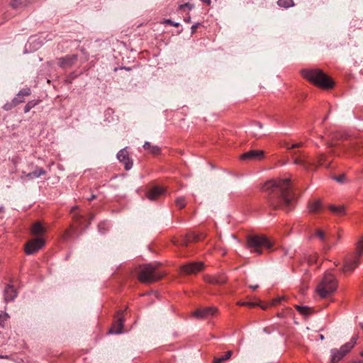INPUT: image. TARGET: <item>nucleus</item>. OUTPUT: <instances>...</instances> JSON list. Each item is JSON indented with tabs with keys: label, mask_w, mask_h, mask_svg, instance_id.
<instances>
[{
	"label": "nucleus",
	"mask_w": 363,
	"mask_h": 363,
	"mask_svg": "<svg viewBox=\"0 0 363 363\" xmlns=\"http://www.w3.org/2000/svg\"><path fill=\"white\" fill-rule=\"evenodd\" d=\"M262 189L266 193L268 203L277 208H284L286 211L291 210V204L294 199L290 179H276L266 182Z\"/></svg>",
	"instance_id": "nucleus-1"
},
{
	"label": "nucleus",
	"mask_w": 363,
	"mask_h": 363,
	"mask_svg": "<svg viewBox=\"0 0 363 363\" xmlns=\"http://www.w3.org/2000/svg\"><path fill=\"white\" fill-rule=\"evenodd\" d=\"M301 75L313 84L323 89H330L333 86V80L320 69H302Z\"/></svg>",
	"instance_id": "nucleus-2"
},
{
	"label": "nucleus",
	"mask_w": 363,
	"mask_h": 363,
	"mask_svg": "<svg viewBox=\"0 0 363 363\" xmlns=\"http://www.w3.org/2000/svg\"><path fill=\"white\" fill-rule=\"evenodd\" d=\"M163 277L157 268L152 264H146L140 266L138 272V280L143 284H150L160 280Z\"/></svg>",
	"instance_id": "nucleus-3"
},
{
	"label": "nucleus",
	"mask_w": 363,
	"mask_h": 363,
	"mask_svg": "<svg viewBox=\"0 0 363 363\" xmlns=\"http://www.w3.org/2000/svg\"><path fill=\"white\" fill-rule=\"evenodd\" d=\"M337 284L335 277L330 273H327L317 286V292L320 297L326 298L328 295L335 291Z\"/></svg>",
	"instance_id": "nucleus-4"
},
{
	"label": "nucleus",
	"mask_w": 363,
	"mask_h": 363,
	"mask_svg": "<svg viewBox=\"0 0 363 363\" xmlns=\"http://www.w3.org/2000/svg\"><path fill=\"white\" fill-rule=\"evenodd\" d=\"M247 247L252 249L251 251L256 252L258 255L262 253L261 249L264 247L267 249H270L272 247V243L264 235H250L247 237Z\"/></svg>",
	"instance_id": "nucleus-5"
},
{
	"label": "nucleus",
	"mask_w": 363,
	"mask_h": 363,
	"mask_svg": "<svg viewBox=\"0 0 363 363\" xmlns=\"http://www.w3.org/2000/svg\"><path fill=\"white\" fill-rule=\"evenodd\" d=\"M362 255V249L347 254L343 258L342 271L343 272H352L359 264V259Z\"/></svg>",
	"instance_id": "nucleus-6"
},
{
	"label": "nucleus",
	"mask_w": 363,
	"mask_h": 363,
	"mask_svg": "<svg viewBox=\"0 0 363 363\" xmlns=\"http://www.w3.org/2000/svg\"><path fill=\"white\" fill-rule=\"evenodd\" d=\"M356 343V337H353L351 342L342 345L340 350L332 349L330 350L331 360L330 363H337L354 347Z\"/></svg>",
	"instance_id": "nucleus-7"
},
{
	"label": "nucleus",
	"mask_w": 363,
	"mask_h": 363,
	"mask_svg": "<svg viewBox=\"0 0 363 363\" xmlns=\"http://www.w3.org/2000/svg\"><path fill=\"white\" fill-rule=\"evenodd\" d=\"M45 242L43 238H37L28 242L25 246V252L27 255H33L43 247Z\"/></svg>",
	"instance_id": "nucleus-8"
},
{
	"label": "nucleus",
	"mask_w": 363,
	"mask_h": 363,
	"mask_svg": "<svg viewBox=\"0 0 363 363\" xmlns=\"http://www.w3.org/2000/svg\"><path fill=\"white\" fill-rule=\"evenodd\" d=\"M203 268V262H190L186 264L183 265L181 267V273L183 274H196L197 272L201 271Z\"/></svg>",
	"instance_id": "nucleus-9"
},
{
	"label": "nucleus",
	"mask_w": 363,
	"mask_h": 363,
	"mask_svg": "<svg viewBox=\"0 0 363 363\" xmlns=\"http://www.w3.org/2000/svg\"><path fill=\"white\" fill-rule=\"evenodd\" d=\"M118 160L124 164L125 169L129 170L133 167V161L129 157L126 148L121 150L117 154Z\"/></svg>",
	"instance_id": "nucleus-10"
},
{
	"label": "nucleus",
	"mask_w": 363,
	"mask_h": 363,
	"mask_svg": "<svg viewBox=\"0 0 363 363\" xmlns=\"http://www.w3.org/2000/svg\"><path fill=\"white\" fill-rule=\"evenodd\" d=\"M217 311L215 307H208L204 308H199L193 313V315L198 318H207L213 315Z\"/></svg>",
	"instance_id": "nucleus-11"
},
{
	"label": "nucleus",
	"mask_w": 363,
	"mask_h": 363,
	"mask_svg": "<svg viewBox=\"0 0 363 363\" xmlns=\"http://www.w3.org/2000/svg\"><path fill=\"white\" fill-rule=\"evenodd\" d=\"M122 312H118L117 314V320L115 322L113 325L110 329V333L112 334H120L121 333L122 328L123 327V317L122 315Z\"/></svg>",
	"instance_id": "nucleus-12"
},
{
	"label": "nucleus",
	"mask_w": 363,
	"mask_h": 363,
	"mask_svg": "<svg viewBox=\"0 0 363 363\" xmlns=\"http://www.w3.org/2000/svg\"><path fill=\"white\" fill-rule=\"evenodd\" d=\"M264 156V152L261 150H250L240 156L242 160H260Z\"/></svg>",
	"instance_id": "nucleus-13"
},
{
	"label": "nucleus",
	"mask_w": 363,
	"mask_h": 363,
	"mask_svg": "<svg viewBox=\"0 0 363 363\" xmlns=\"http://www.w3.org/2000/svg\"><path fill=\"white\" fill-rule=\"evenodd\" d=\"M164 193V189L160 186H154L146 193L147 198L150 201H155Z\"/></svg>",
	"instance_id": "nucleus-14"
},
{
	"label": "nucleus",
	"mask_w": 363,
	"mask_h": 363,
	"mask_svg": "<svg viewBox=\"0 0 363 363\" xmlns=\"http://www.w3.org/2000/svg\"><path fill=\"white\" fill-rule=\"evenodd\" d=\"M77 60V55H67L59 59V66L62 68H67L73 65Z\"/></svg>",
	"instance_id": "nucleus-15"
},
{
	"label": "nucleus",
	"mask_w": 363,
	"mask_h": 363,
	"mask_svg": "<svg viewBox=\"0 0 363 363\" xmlns=\"http://www.w3.org/2000/svg\"><path fill=\"white\" fill-rule=\"evenodd\" d=\"M42 45V41L35 37L30 38L28 43L26 45V51H33L40 48Z\"/></svg>",
	"instance_id": "nucleus-16"
},
{
	"label": "nucleus",
	"mask_w": 363,
	"mask_h": 363,
	"mask_svg": "<svg viewBox=\"0 0 363 363\" xmlns=\"http://www.w3.org/2000/svg\"><path fill=\"white\" fill-rule=\"evenodd\" d=\"M17 296V292L13 285H8L4 290V300L7 303L13 301Z\"/></svg>",
	"instance_id": "nucleus-17"
},
{
	"label": "nucleus",
	"mask_w": 363,
	"mask_h": 363,
	"mask_svg": "<svg viewBox=\"0 0 363 363\" xmlns=\"http://www.w3.org/2000/svg\"><path fill=\"white\" fill-rule=\"evenodd\" d=\"M201 240V238L194 233H191L189 235H186L185 238H184L179 243L178 242H175V245H181L182 246H187V245L191 242H193V241H199Z\"/></svg>",
	"instance_id": "nucleus-18"
},
{
	"label": "nucleus",
	"mask_w": 363,
	"mask_h": 363,
	"mask_svg": "<svg viewBox=\"0 0 363 363\" xmlns=\"http://www.w3.org/2000/svg\"><path fill=\"white\" fill-rule=\"evenodd\" d=\"M306 158V156H303V158L301 157H296L294 159V163L295 164L301 165L305 169L308 170L311 166H315L317 167L315 162H309L305 160Z\"/></svg>",
	"instance_id": "nucleus-19"
},
{
	"label": "nucleus",
	"mask_w": 363,
	"mask_h": 363,
	"mask_svg": "<svg viewBox=\"0 0 363 363\" xmlns=\"http://www.w3.org/2000/svg\"><path fill=\"white\" fill-rule=\"evenodd\" d=\"M46 172L43 168L36 167L34 171L32 172L26 174L25 172H23V174L25 175L26 178L28 179H33L35 178H38L42 175L45 174Z\"/></svg>",
	"instance_id": "nucleus-20"
},
{
	"label": "nucleus",
	"mask_w": 363,
	"mask_h": 363,
	"mask_svg": "<svg viewBox=\"0 0 363 363\" xmlns=\"http://www.w3.org/2000/svg\"><path fill=\"white\" fill-rule=\"evenodd\" d=\"M206 281L212 284H223L226 282V278L223 275L208 277L206 278Z\"/></svg>",
	"instance_id": "nucleus-21"
},
{
	"label": "nucleus",
	"mask_w": 363,
	"mask_h": 363,
	"mask_svg": "<svg viewBox=\"0 0 363 363\" xmlns=\"http://www.w3.org/2000/svg\"><path fill=\"white\" fill-rule=\"evenodd\" d=\"M308 208L311 213L318 212L322 208V203L320 200H315L308 202Z\"/></svg>",
	"instance_id": "nucleus-22"
},
{
	"label": "nucleus",
	"mask_w": 363,
	"mask_h": 363,
	"mask_svg": "<svg viewBox=\"0 0 363 363\" xmlns=\"http://www.w3.org/2000/svg\"><path fill=\"white\" fill-rule=\"evenodd\" d=\"M318 165L325 167L329 168L330 167L331 162H328L327 157L323 153H319L317 155Z\"/></svg>",
	"instance_id": "nucleus-23"
},
{
	"label": "nucleus",
	"mask_w": 363,
	"mask_h": 363,
	"mask_svg": "<svg viewBox=\"0 0 363 363\" xmlns=\"http://www.w3.org/2000/svg\"><path fill=\"white\" fill-rule=\"evenodd\" d=\"M328 208L331 212L337 216H342L345 213V209L343 206H336L334 205H329Z\"/></svg>",
	"instance_id": "nucleus-24"
},
{
	"label": "nucleus",
	"mask_w": 363,
	"mask_h": 363,
	"mask_svg": "<svg viewBox=\"0 0 363 363\" xmlns=\"http://www.w3.org/2000/svg\"><path fill=\"white\" fill-rule=\"evenodd\" d=\"M45 228L42 226L41 223L40 222H36L33 224L31 233L33 235H40L44 233Z\"/></svg>",
	"instance_id": "nucleus-25"
},
{
	"label": "nucleus",
	"mask_w": 363,
	"mask_h": 363,
	"mask_svg": "<svg viewBox=\"0 0 363 363\" xmlns=\"http://www.w3.org/2000/svg\"><path fill=\"white\" fill-rule=\"evenodd\" d=\"M233 354V352L229 350L225 352V355L221 357H214L212 363H223L224 361L228 360Z\"/></svg>",
	"instance_id": "nucleus-26"
},
{
	"label": "nucleus",
	"mask_w": 363,
	"mask_h": 363,
	"mask_svg": "<svg viewBox=\"0 0 363 363\" xmlns=\"http://www.w3.org/2000/svg\"><path fill=\"white\" fill-rule=\"evenodd\" d=\"M295 308L302 315L307 316L312 313V308L308 306H301L296 305Z\"/></svg>",
	"instance_id": "nucleus-27"
},
{
	"label": "nucleus",
	"mask_w": 363,
	"mask_h": 363,
	"mask_svg": "<svg viewBox=\"0 0 363 363\" xmlns=\"http://www.w3.org/2000/svg\"><path fill=\"white\" fill-rule=\"evenodd\" d=\"M29 3V0H13L11 6L13 9H18L21 6H25Z\"/></svg>",
	"instance_id": "nucleus-28"
},
{
	"label": "nucleus",
	"mask_w": 363,
	"mask_h": 363,
	"mask_svg": "<svg viewBox=\"0 0 363 363\" xmlns=\"http://www.w3.org/2000/svg\"><path fill=\"white\" fill-rule=\"evenodd\" d=\"M277 4L284 8H289L294 6L293 0H279Z\"/></svg>",
	"instance_id": "nucleus-29"
},
{
	"label": "nucleus",
	"mask_w": 363,
	"mask_h": 363,
	"mask_svg": "<svg viewBox=\"0 0 363 363\" xmlns=\"http://www.w3.org/2000/svg\"><path fill=\"white\" fill-rule=\"evenodd\" d=\"M176 206L179 208H184L186 206L184 197H178L175 200Z\"/></svg>",
	"instance_id": "nucleus-30"
},
{
	"label": "nucleus",
	"mask_w": 363,
	"mask_h": 363,
	"mask_svg": "<svg viewBox=\"0 0 363 363\" xmlns=\"http://www.w3.org/2000/svg\"><path fill=\"white\" fill-rule=\"evenodd\" d=\"M38 104V101H30L27 103L24 107V112L28 113Z\"/></svg>",
	"instance_id": "nucleus-31"
},
{
	"label": "nucleus",
	"mask_w": 363,
	"mask_h": 363,
	"mask_svg": "<svg viewBox=\"0 0 363 363\" xmlns=\"http://www.w3.org/2000/svg\"><path fill=\"white\" fill-rule=\"evenodd\" d=\"M9 318V315L7 313L0 314V327L4 328V323Z\"/></svg>",
	"instance_id": "nucleus-32"
},
{
	"label": "nucleus",
	"mask_w": 363,
	"mask_h": 363,
	"mask_svg": "<svg viewBox=\"0 0 363 363\" xmlns=\"http://www.w3.org/2000/svg\"><path fill=\"white\" fill-rule=\"evenodd\" d=\"M31 94V91L30 88H25L19 91L18 93V97H24L26 96H29Z\"/></svg>",
	"instance_id": "nucleus-33"
},
{
	"label": "nucleus",
	"mask_w": 363,
	"mask_h": 363,
	"mask_svg": "<svg viewBox=\"0 0 363 363\" xmlns=\"http://www.w3.org/2000/svg\"><path fill=\"white\" fill-rule=\"evenodd\" d=\"M333 178L337 182L340 183V184L345 183L346 182V180H347L346 176L344 174H341L340 176H334Z\"/></svg>",
	"instance_id": "nucleus-34"
},
{
	"label": "nucleus",
	"mask_w": 363,
	"mask_h": 363,
	"mask_svg": "<svg viewBox=\"0 0 363 363\" xmlns=\"http://www.w3.org/2000/svg\"><path fill=\"white\" fill-rule=\"evenodd\" d=\"M149 152L152 155H159L160 153V147L157 145H152L149 148Z\"/></svg>",
	"instance_id": "nucleus-35"
},
{
	"label": "nucleus",
	"mask_w": 363,
	"mask_h": 363,
	"mask_svg": "<svg viewBox=\"0 0 363 363\" xmlns=\"http://www.w3.org/2000/svg\"><path fill=\"white\" fill-rule=\"evenodd\" d=\"M24 101V97H18V94L13 99L12 104L13 106H15L21 103Z\"/></svg>",
	"instance_id": "nucleus-36"
},
{
	"label": "nucleus",
	"mask_w": 363,
	"mask_h": 363,
	"mask_svg": "<svg viewBox=\"0 0 363 363\" xmlns=\"http://www.w3.org/2000/svg\"><path fill=\"white\" fill-rule=\"evenodd\" d=\"M238 304L240 306H249V307H255V306H258V303L257 302H250V301L239 302Z\"/></svg>",
	"instance_id": "nucleus-37"
},
{
	"label": "nucleus",
	"mask_w": 363,
	"mask_h": 363,
	"mask_svg": "<svg viewBox=\"0 0 363 363\" xmlns=\"http://www.w3.org/2000/svg\"><path fill=\"white\" fill-rule=\"evenodd\" d=\"M315 235H316V236H318L319 238V239L320 240L325 241V233L322 230H317L315 232Z\"/></svg>",
	"instance_id": "nucleus-38"
},
{
	"label": "nucleus",
	"mask_w": 363,
	"mask_h": 363,
	"mask_svg": "<svg viewBox=\"0 0 363 363\" xmlns=\"http://www.w3.org/2000/svg\"><path fill=\"white\" fill-rule=\"evenodd\" d=\"M185 7H187L189 10H191L194 7V6L189 3H185L184 4H181L179 8V9H183Z\"/></svg>",
	"instance_id": "nucleus-39"
},
{
	"label": "nucleus",
	"mask_w": 363,
	"mask_h": 363,
	"mask_svg": "<svg viewBox=\"0 0 363 363\" xmlns=\"http://www.w3.org/2000/svg\"><path fill=\"white\" fill-rule=\"evenodd\" d=\"M165 23L167 24H169V25H172L174 27H178L179 26V23H175L174 21H172L171 19H167L165 21H164Z\"/></svg>",
	"instance_id": "nucleus-40"
},
{
	"label": "nucleus",
	"mask_w": 363,
	"mask_h": 363,
	"mask_svg": "<svg viewBox=\"0 0 363 363\" xmlns=\"http://www.w3.org/2000/svg\"><path fill=\"white\" fill-rule=\"evenodd\" d=\"M283 298H284L283 297H279L277 298L272 300V302L270 303V306L277 305V303H280Z\"/></svg>",
	"instance_id": "nucleus-41"
},
{
	"label": "nucleus",
	"mask_w": 363,
	"mask_h": 363,
	"mask_svg": "<svg viewBox=\"0 0 363 363\" xmlns=\"http://www.w3.org/2000/svg\"><path fill=\"white\" fill-rule=\"evenodd\" d=\"M362 249L363 254V237L362 239L357 243V250Z\"/></svg>",
	"instance_id": "nucleus-42"
},
{
	"label": "nucleus",
	"mask_w": 363,
	"mask_h": 363,
	"mask_svg": "<svg viewBox=\"0 0 363 363\" xmlns=\"http://www.w3.org/2000/svg\"><path fill=\"white\" fill-rule=\"evenodd\" d=\"M303 145V143H295V144H293L291 145V148L300 147H302Z\"/></svg>",
	"instance_id": "nucleus-43"
},
{
	"label": "nucleus",
	"mask_w": 363,
	"mask_h": 363,
	"mask_svg": "<svg viewBox=\"0 0 363 363\" xmlns=\"http://www.w3.org/2000/svg\"><path fill=\"white\" fill-rule=\"evenodd\" d=\"M257 303H258V306H259V307H260L262 309H263V310H266V309L268 308V306L270 305V303H269V304H267V305L262 304V303H260V301H259V302H257Z\"/></svg>",
	"instance_id": "nucleus-44"
},
{
	"label": "nucleus",
	"mask_w": 363,
	"mask_h": 363,
	"mask_svg": "<svg viewBox=\"0 0 363 363\" xmlns=\"http://www.w3.org/2000/svg\"><path fill=\"white\" fill-rule=\"evenodd\" d=\"M200 25V23H196L194 25H193L191 28V33H194V32H196V28H198V26Z\"/></svg>",
	"instance_id": "nucleus-45"
},
{
	"label": "nucleus",
	"mask_w": 363,
	"mask_h": 363,
	"mask_svg": "<svg viewBox=\"0 0 363 363\" xmlns=\"http://www.w3.org/2000/svg\"><path fill=\"white\" fill-rule=\"evenodd\" d=\"M152 145H150V143L149 142H145V144L143 145V147L144 149L147 150L149 151V148L151 147Z\"/></svg>",
	"instance_id": "nucleus-46"
},
{
	"label": "nucleus",
	"mask_w": 363,
	"mask_h": 363,
	"mask_svg": "<svg viewBox=\"0 0 363 363\" xmlns=\"http://www.w3.org/2000/svg\"><path fill=\"white\" fill-rule=\"evenodd\" d=\"M249 287L250 289H252V290H255L259 287V286L258 285H250Z\"/></svg>",
	"instance_id": "nucleus-47"
},
{
	"label": "nucleus",
	"mask_w": 363,
	"mask_h": 363,
	"mask_svg": "<svg viewBox=\"0 0 363 363\" xmlns=\"http://www.w3.org/2000/svg\"><path fill=\"white\" fill-rule=\"evenodd\" d=\"M331 247H332V245H330L327 244V245H325L324 249L325 250H329Z\"/></svg>",
	"instance_id": "nucleus-48"
},
{
	"label": "nucleus",
	"mask_w": 363,
	"mask_h": 363,
	"mask_svg": "<svg viewBox=\"0 0 363 363\" xmlns=\"http://www.w3.org/2000/svg\"><path fill=\"white\" fill-rule=\"evenodd\" d=\"M96 197V195L93 194L89 198H88V200L89 201H92V200L95 199Z\"/></svg>",
	"instance_id": "nucleus-49"
},
{
	"label": "nucleus",
	"mask_w": 363,
	"mask_h": 363,
	"mask_svg": "<svg viewBox=\"0 0 363 363\" xmlns=\"http://www.w3.org/2000/svg\"><path fill=\"white\" fill-rule=\"evenodd\" d=\"M284 146L285 147H286L288 150H291V149H292V148H291V146H290L287 143H286L284 145Z\"/></svg>",
	"instance_id": "nucleus-50"
},
{
	"label": "nucleus",
	"mask_w": 363,
	"mask_h": 363,
	"mask_svg": "<svg viewBox=\"0 0 363 363\" xmlns=\"http://www.w3.org/2000/svg\"><path fill=\"white\" fill-rule=\"evenodd\" d=\"M326 144H327V145H328V147H331L332 146H333V145H336V144H334V143H331V142H328Z\"/></svg>",
	"instance_id": "nucleus-51"
},
{
	"label": "nucleus",
	"mask_w": 363,
	"mask_h": 363,
	"mask_svg": "<svg viewBox=\"0 0 363 363\" xmlns=\"http://www.w3.org/2000/svg\"><path fill=\"white\" fill-rule=\"evenodd\" d=\"M13 106V104L11 106H9L8 104H6L5 105V109L6 110H9L11 108V107Z\"/></svg>",
	"instance_id": "nucleus-52"
},
{
	"label": "nucleus",
	"mask_w": 363,
	"mask_h": 363,
	"mask_svg": "<svg viewBox=\"0 0 363 363\" xmlns=\"http://www.w3.org/2000/svg\"><path fill=\"white\" fill-rule=\"evenodd\" d=\"M184 21L186 22V23H190L191 21V18L190 17H188L184 19Z\"/></svg>",
	"instance_id": "nucleus-53"
},
{
	"label": "nucleus",
	"mask_w": 363,
	"mask_h": 363,
	"mask_svg": "<svg viewBox=\"0 0 363 363\" xmlns=\"http://www.w3.org/2000/svg\"><path fill=\"white\" fill-rule=\"evenodd\" d=\"M263 331H264V333H266L269 334V332L267 330V328H264L263 329Z\"/></svg>",
	"instance_id": "nucleus-54"
},
{
	"label": "nucleus",
	"mask_w": 363,
	"mask_h": 363,
	"mask_svg": "<svg viewBox=\"0 0 363 363\" xmlns=\"http://www.w3.org/2000/svg\"><path fill=\"white\" fill-rule=\"evenodd\" d=\"M4 207L0 206V213L4 212Z\"/></svg>",
	"instance_id": "nucleus-55"
},
{
	"label": "nucleus",
	"mask_w": 363,
	"mask_h": 363,
	"mask_svg": "<svg viewBox=\"0 0 363 363\" xmlns=\"http://www.w3.org/2000/svg\"><path fill=\"white\" fill-rule=\"evenodd\" d=\"M65 235L67 237L69 236V231H66Z\"/></svg>",
	"instance_id": "nucleus-56"
},
{
	"label": "nucleus",
	"mask_w": 363,
	"mask_h": 363,
	"mask_svg": "<svg viewBox=\"0 0 363 363\" xmlns=\"http://www.w3.org/2000/svg\"><path fill=\"white\" fill-rule=\"evenodd\" d=\"M320 340H324V336L323 335H320Z\"/></svg>",
	"instance_id": "nucleus-57"
},
{
	"label": "nucleus",
	"mask_w": 363,
	"mask_h": 363,
	"mask_svg": "<svg viewBox=\"0 0 363 363\" xmlns=\"http://www.w3.org/2000/svg\"><path fill=\"white\" fill-rule=\"evenodd\" d=\"M359 326L361 327V328L363 330V323H359Z\"/></svg>",
	"instance_id": "nucleus-58"
},
{
	"label": "nucleus",
	"mask_w": 363,
	"mask_h": 363,
	"mask_svg": "<svg viewBox=\"0 0 363 363\" xmlns=\"http://www.w3.org/2000/svg\"><path fill=\"white\" fill-rule=\"evenodd\" d=\"M341 238V235L340 234L337 235V239L340 240Z\"/></svg>",
	"instance_id": "nucleus-59"
},
{
	"label": "nucleus",
	"mask_w": 363,
	"mask_h": 363,
	"mask_svg": "<svg viewBox=\"0 0 363 363\" xmlns=\"http://www.w3.org/2000/svg\"><path fill=\"white\" fill-rule=\"evenodd\" d=\"M277 316H278V317H282V316H283V315H282V313H278V314H277Z\"/></svg>",
	"instance_id": "nucleus-60"
},
{
	"label": "nucleus",
	"mask_w": 363,
	"mask_h": 363,
	"mask_svg": "<svg viewBox=\"0 0 363 363\" xmlns=\"http://www.w3.org/2000/svg\"><path fill=\"white\" fill-rule=\"evenodd\" d=\"M257 125H259V128H262V125L259 123H257Z\"/></svg>",
	"instance_id": "nucleus-61"
},
{
	"label": "nucleus",
	"mask_w": 363,
	"mask_h": 363,
	"mask_svg": "<svg viewBox=\"0 0 363 363\" xmlns=\"http://www.w3.org/2000/svg\"><path fill=\"white\" fill-rule=\"evenodd\" d=\"M231 237H232L233 239H236V237H235L234 235H231Z\"/></svg>",
	"instance_id": "nucleus-62"
},
{
	"label": "nucleus",
	"mask_w": 363,
	"mask_h": 363,
	"mask_svg": "<svg viewBox=\"0 0 363 363\" xmlns=\"http://www.w3.org/2000/svg\"><path fill=\"white\" fill-rule=\"evenodd\" d=\"M327 118H328V116H326L323 118V121H325Z\"/></svg>",
	"instance_id": "nucleus-63"
},
{
	"label": "nucleus",
	"mask_w": 363,
	"mask_h": 363,
	"mask_svg": "<svg viewBox=\"0 0 363 363\" xmlns=\"http://www.w3.org/2000/svg\"><path fill=\"white\" fill-rule=\"evenodd\" d=\"M360 355L363 357V351L360 352Z\"/></svg>",
	"instance_id": "nucleus-64"
}]
</instances>
